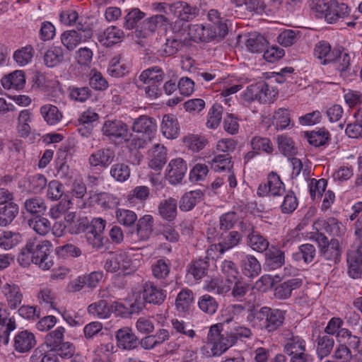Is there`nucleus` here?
<instances>
[{
    "instance_id": "1",
    "label": "nucleus",
    "mask_w": 362,
    "mask_h": 362,
    "mask_svg": "<svg viewBox=\"0 0 362 362\" xmlns=\"http://www.w3.org/2000/svg\"><path fill=\"white\" fill-rule=\"evenodd\" d=\"M221 324L212 325L206 337V344L210 346L213 356H220L235 344V336L226 332L222 333Z\"/></svg>"
},
{
    "instance_id": "2",
    "label": "nucleus",
    "mask_w": 362,
    "mask_h": 362,
    "mask_svg": "<svg viewBox=\"0 0 362 362\" xmlns=\"http://www.w3.org/2000/svg\"><path fill=\"white\" fill-rule=\"evenodd\" d=\"M156 129L157 125L153 118L143 115L136 119L132 125V130L141 134V137H133L131 139V145L134 148H144L148 142L154 138Z\"/></svg>"
},
{
    "instance_id": "3",
    "label": "nucleus",
    "mask_w": 362,
    "mask_h": 362,
    "mask_svg": "<svg viewBox=\"0 0 362 362\" xmlns=\"http://www.w3.org/2000/svg\"><path fill=\"white\" fill-rule=\"evenodd\" d=\"M242 95L247 102L257 100L261 103H270L277 97L278 90L267 83L259 81L249 86Z\"/></svg>"
},
{
    "instance_id": "4",
    "label": "nucleus",
    "mask_w": 362,
    "mask_h": 362,
    "mask_svg": "<svg viewBox=\"0 0 362 362\" xmlns=\"http://www.w3.org/2000/svg\"><path fill=\"white\" fill-rule=\"evenodd\" d=\"M305 347L306 342L303 338L293 335L286 340L284 351L291 357L289 362H304L311 358Z\"/></svg>"
},
{
    "instance_id": "5",
    "label": "nucleus",
    "mask_w": 362,
    "mask_h": 362,
    "mask_svg": "<svg viewBox=\"0 0 362 362\" xmlns=\"http://www.w3.org/2000/svg\"><path fill=\"white\" fill-rule=\"evenodd\" d=\"M317 241L320 251L323 257L330 261L336 262L341 254V247L337 239H331L328 241L327 238L323 233H315L309 237Z\"/></svg>"
},
{
    "instance_id": "6",
    "label": "nucleus",
    "mask_w": 362,
    "mask_h": 362,
    "mask_svg": "<svg viewBox=\"0 0 362 362\" xmlns=\"http://www.w3.org/2000/svg\"><path fill=\"white\" fill-rule=\"evenodd\" d=\"M134 268L130 257L122 251L110 253L104 264V269L112 273L133 271Z\"/></svg>"
},
{
    "instance_id": "7",
    "label": "nucleus",
    "mask_w": 362,
    "mask_h": 362,
    "mask_svg": "<svg viewBox=\"0 0 362 362\" xmlns=\"http://www.w3.org/2000/svg\"><path fill=\"white\" fill-rule=\"evenodd\" d=\"M32 247L34 264L43 270L49 269L53 265L52 257L50 256L51 243L49 240H42L35 243L33 240Z\"/></svg>"
},
{
    "instance_id": "8",
    "label": "nucleus",
    "mask_w": 362,
    "mask_h": 362,
    "mask_svg": "<svg viewBox=\"0 0 362 362\" xmlns=\"http://www.w3.org/2000/svg\"><path fill=\"white\" fill-rule=\"evenodd\" d=\"M285 192V186L279 175L272 172L268 175L267 182L260 184L257 194L260 197H279Z\"/></svg>"
},
{
    "instance_id": "9",
    "label": "nucleus",
    "mask_w": 362,
    "mask_h": 362,
    "mask_svg": "<svg viewBox=\"0 0 362 362\" xmlns=\"http://www.w3.org/2000/svg\"><path fill=\"white\" fill-rule=\"evenodd\" d=\"M103 134L113 141H127L129 137L128 126L121 120L109 119L104 122Z\"/></svg>"
},
{
    "instance_id": "10",
    "label": "nucleus",
    "mask_w": 362,
    "mask_h": 362,
    "mask_svg": "<svg viewBox=\"0 0 362 362\" xmlns=\"http://www.w3.org/2000/svg\"><path fill=\"white\" fill-rule=\"evenodd\" d=\"M81 24L77 26L78 31L67 30L61 35L62 43L67 49L74 50L81 42H86L91 37L90 31H81Z\"/></svg>"
},
{
    "instance_id": "11",
    "label": "nucleus",
    "mask_w": 362,
    "mask_h": 362,
    "mask_svg": "<svg viewBox=\"0 0 362 362\" xmlns=\"http://www.w3.org/2000/svg\"><path fill=\"white\" fill-rule=\"evenodd\" d=\"M115 151L109 148L98 149L88 158V163L93 168H107L114 160Z\"/></svg>"
},
{
    "instance_id": "12",
    "label": "nucleus",
    "mask_w": 362,
    "mask_h": 362,
    "mask_svg": "<svg viewBox=\"0 0 362 362\" xmlns=\"http://www.w3.org/2000/svg\"><path fill=\"white\" fill-rule=\"evenodd\" d=\"M1 293L11 309L17 308L22 302L23 296L20 286L13 282L2 286Z\"/></svg>"
},
{
    "instance_id": "13",
    "label": "nucleus",
    "mask_w": 362,
    "mask_h": 362,
    "mask_svg": "<svg viewBox=\"0 0 362 362\" xmlns=\"http://www.w3.org/2000/svg\"><path fill=\"white\" fill-rule=\"evenodd\" d=\"M187 170V164L183 159H173L167 167L166 178L172 185L178 184L183 179Z\"/></svg>"
},
{
    "instance_id": "14",
    "label": "nucleus",
    "mask_w": 362,
    "mask_h": 362,
    "mask_svg": "<svg viewBox=\"0 0 362 362\" xmlns=\"http://www.w3.org/2000/svg\"><path fill=\"white\" fill-rule=\"evenodd\" d=\"M241 239L242 236L238 231H230L225 236H221L218 243L212 244L210 246L209 251L217 252L221 255L226 251L237 246Z\"/></svg>"
},
{
    "instance_id": "15",
    "label": "nucleus",
    "mask_w": 362,
    "mask_h": 362,
    "mask_svg": "<svg viewBox=\"0 0 362 362\" xmlns=\"http://www.w3.org/2000/svg\"><path fill=\"white\" fill-rule=\"evenodd\" d=\"M188 35L194 42H207L218 37L211 26H206L203 24L189 25Z\"/></svg>"
},
{
    "instance_id": "16",
    "label": "nucleus",
    "mask_w": 362,
    "mask_h": 362,
    "mask_svg": "<svg viewBox=\"0 0 362 362\" xmlns=\"http://www.w3.org/2000/svg\"><path fill=\"white\" fill-rule=\"evenodd\" d=\"M131 64L122 54H115L110 61L107 72L115 78L123 77L130 70Z\"/></svg>"
},
{
    "instance_id": "17",
    "label": "nucleus",
    "mask_w": 362,
    "mask_h": 362,
    "mask_svg": "<svg viewBox=\"0 0 362 362\" xmlns=\"http://www.w3.org/2000/svg\"><path fill=\"white\" fill-rule=\"evenodd\" d=\"M35 344V335L28 330L18 332L13 339V348L18 353L28 352Z\"/></svg>"
},
{
    "instance_id": "18",
    "label": "nucleus",
    "mask_w": 362,
    "mask_h": 362,
    "mask_svg": "<svg viewBox=\"0 0 362 362\" xmlns=\"http://www.w3.org/2000/svg\"><path fill=\"white\" fill-rule=\"evenodd\" d=\"M313 226L317 230L318 228H322L325 232L332 236L341 237L346 231V226L333 217L326 220L319 219L314 223Z\"/></svg>"
},
{
    "instance_id": "19",
    "label": "nucleus",
    "mask_w": 362,
    "mask_h": 362,
    "mask_svg": "<svg viewBox=\"0 0 362 362\" xmlns=\"http://www.w3.org/2000/svg\"><path fill=\"white\" fill-rule=\"evenodd\" d=\"M123 31L116 26H110L97 35L98 40L104 46L110 47L119 42L124 37Z\"/></svg>"
},
{
    "instance_id": "20",
    "label": "nucleus",
    "mask_w": 362,
    "mask_h": 362,
    "mask_svg": "<svg viewBox=\"0 0 362 362\" xmlns=\"http://www.w3.org/2000/svg\"><path fill=\"white\" fill-rule=\"evenodd\" d=\"M166 297V291L157 287L153 283L146 282L143 286V298L145 301L153 304H161Z\"/></svg>"
},
{
    "instance_id": "21",
    "label": "nucleus",
    "mask_w": 362,
    "mask_h": 362,
    "mask_svg": "<svg viewBox=\"0 0 362 362\" xmlns=\"http://www.w3.org/2000/svg\"><path fill=\"white\" fill-rule=\"evenodd\" d=\"M334 58V60L330 64L334 66V68L339 73L341 77L345 79H349V77L351 76L349 55L344 52L337 49Z\"/></svg>"
},
{
    "instance_id": "22",
    "label": "nucleus",
    "mask_w": 362,
    "mask_h": 362,
    "mask_svg": "<svg viewBox=\"0 0 362 362\" xmlns=\"http://www.w3.org/2000/svg\"><path fill=\"white\" fill-rule=\"evenodd\" d=\"M161 132L168 139H173L178 136L180 126L176 117L171 114L163 117L160 125Z\"/></svg>"
},
{
    "instance_id": "23",
    "label": "nucleus",
    "mask_w": 362,
    "mask_h": 362,
    "mask_svg": "<svg viewBox=\"0 0 362 362\" xmlns=\"http://www.w3.org/2000/svg\"><path fill=\"white\" fill-rule=\"evenodd\" d=\"M33 114L30 110L24 109L20 111L17 118L16 130L21 137H28L32 131L31 123Z\"/></svg>"
},
{
    "instance_id": "24",
    "label": "nucleus",
    "mask_w": 362,
    "mask_h": 362,
    "mask_svg": "<svg viewBox=\"0 0 362 362\" xmlns=\"http://www.w3.org/2000/svg\"><path fill=\"white\" fill-rule=\"evenodd\" d=\"M233 282L227 279L223 280L221 277L216 276L206 280L204 284V288L218 295H224L231 289Z\"/></svg>"
},
{
    "instance_id": "25",
    "label": "nucleus",
    "mask_w": 362,
    "mask_h": 362,
    "mask_svg": "<svg viewBox=\"0 0 362 362\" xmlns=\"http://www.w3.org/2000/svg\"><path fill=\"white\" fill-rule=\"evenodd\" d=\"M1 83L4 89H22L25 83L24 72L16 70L2 77Z\"/></svg>"
},
{
    "instance_id": "26",
    "label": "nucleus",
    "mask_w": 362,
    "mask_h": 362,
    "mask_svg": "<svg viewBox=\"0 0 362 362\" xmlns=\"http://www.w3.org/2000/svg\"><path fill=\"white\" fill-rule=\"evenodd\" d=\"M337 50L332 49L329 42L320 41L315 47L314 55L320 60L321 64L327 65L334 60Z\"/></svg>"
},
{
    "instance_id": "27",
    "label": "nucleus",
    "mask_w": 362,
    "mask_h": 362,
    "mask_svg": "<svg viewBox=\"0 0 362 362\" xmlns=\"http://www.w3.org/2000/svg\"><path fill=\"white\" fill-rule=\"evenodd\" d=\"M117 346L124 350H131L136 347L137 338L128 327L119 329L116 333Z\"/></svg>"
},
{
    "instance_id": "28",
    "label": "nucleus",
    "mask_w": 362,
    "mask_h": 362,
    "mask_svg": "<svg viewBox=\"0 0 362 362\" xmlns=\"http://www.w3.org/2000/svg\"><path fill=\"white\" fill-rule=\"evenodd\" d=\"M302 284L303 280L300 278L290 279L276 287L274 295L279 299H287L293 291L299 288Z\"/></svg>"
},
{
    "instance_id": "29",
    "label": "nucleus",
    "mask_w": 362,
    "mask_h": 362,
    "mask_svg": "<svg viewBox=\"0 0 362 362\" xmlns=\"http://www.w3.org/2000/svg\"><path fill=\"white\" fill-rule=\"evenodd\" d=\"M350 13V8L344 3H339L336 0L329 1V9L326 16V21L332 23L338 18H345Z\"/></svg>"
},
{
    "instance_id": "30",
    "label": "nucleus",
    "mask_w": 362,
    "mask_h": 362,
    "mask_svg": "<svg viewBox=\"0 0 362 362\" xmlns=\"http://www.w3.org/2000/svg\"><path fill=\"white\" fill-rule=\"evenodd\" d=\"M204 194L201 190L186 192L180 200V209L182 211H191L198 203L202 201Z\"/></svg>"
},
{
    "instance_id": "31",
    "label": "nucleus",
    "mask_w": 362,
    "mask_h": 362,
    "mask_svg": "<svg viewBox=\"0 0 362 362\" xmlns=\"http://www.w3.org/2000/svg\"><path fill=\"white\" fill-rule=\"evenodd\" d=\"M114 344L112 342L100 344L97 346L92 355L93 362H112V355L114 353Z\"/></svg>"
},
{
    "instance_id": "32",
    "label": "nucleus",
    "mask_w": 362,
    "mask_h": 362,
    "mask_svg": "<svg viewBox=\"0 0 362 362\" xmlns=\"http://www.w3.org/2000/svg\"><path fill=\"white\" fill-rule=\"evenodd\" d=\"M166 149L163 145L155 144L151 151L148 165L156 170H160L166 163Z\"/></svg>"
},
{
    "instance_id": "33",
    "label": "nucleus",
    "mask_w": 362,
    "mask_h": 362,
    "mask_svg": "<svg viewBox=\"0 0 362 362\" xmlns=\"http://www.w3.org/2000/svg\"><path fill=\"white\" fill-rule=\"evenodd\" d=\"M177 200L168 198L160 202L158 206V213L160 216L168 221H173L177 216Z\"/></svg>"
},
{
    "instance_id": "34",
    "label": "nucleus",
    "mask_w": 362,
    "mask_h": 362,
    "mask_svg": "<svg viewBox=\"0 0 362 362\" xmlns=\"http://www.w3.org/2000/svg\"><path fill=\"white\" fill-rule=\"evenodd\" d=\"M267 330L273 332L283 325L285 319V312L279 309H272L267 307Z\"/></svg>"
},
{
    "instance_id": "35",
    "label": "nucleus",
    "mask_w": 362,
    "mask_h": 362,
    "mask_svg": "<svg viewBox=\"0 0 362 362\" xmlns=\"http://www.w3.org/2000/svg\"><path fill=\"white\" fill-rule=\"evenodd\" d=\"M243 274L248 277H255L261 272V265L257 258L252 255H245L242 260Z\"/></svg>"
},
{
    "instance_id": "36",
    "label": "nucleus",
    "mask_w": 362,
    "mask_h": 362,
    "mask_svg": "<svg viewBox=\"0 0 362 362\" xmlns=\"http://www.w3.org/2000/svg\"><path fill=\"white\" fill-rule=\"evenodd\" d=\"M208 263L203 259H198L189 264L187 268V276L188 279H193L198 281L202 279L207 272Z\"/></svg>"
},
{
    "instance_id": "37",
    "label": "nucleus",
    "mask_w": 362,
    "mask_h": 362,
    "mask_svg": "<svg viewBox=\"0 0 362 362\" xmlns=\"http://www.w3.org/2000/svg\"><path fill=\"white\" fill-rule=\"evenodd\" d=\"M40 112L44 120L49 125L57 124L62 119V114L58 107L51 104L42 105Z\"/></svg>"
},
{
    "instance_id": "38",
    "label": "nucleus",
    "mask_w": 362,
    "mask_h": 362,
    "mask_svg": "<svg viewBox=\"0 0 362 362\" xmlns=\"http://www.w3.org/2000/svg\"><path fill=\"white\" fill-rule=\"evenodd\" d=\"M211 168L215 172H230L233 166L231 156L228 154H218L213 157L210 161Z\"/></svg>"
},
{
    "instance_id": "39",
    "label": "nucleus",
    "mask_w": 362,
    "mask_h": 362,
    "mask_svg": "<svg viewBox=\"0 0 362 362\" xmlns=\"http://www.w3.org/2000/svg\"><path fill=\"white\" fill-rule=\"evenodd\" d=\"M150 194L149 188L146 186H137L132 189L126 197V201L129 206H135L138 201L145 202Z\"/></svg>"
},
{
    "instance_id": "40",
    "label": "nucleus",
    "mask_w": 362,
    "mask_h": 362,
    "mask_svg": "<svg viewBox=\"0 0 362 362\" xmlns=\"http://www.w3.org/2000/svg\"><path fill=\"white\" fill-rule=\"evenodd\" d=\"M247 245L254 251L263 252L268 249L269 243L259 233L252 230L247 235Z\"/></svg>"
},
{
    "instance_id": "41",
    "label": "nucleus",
    "mask_w": 362,
    "mask_h": 362,
    "mask_svg": "<svg viewBox=\"0 0 362 362\" xmlns=\"http://www.w3.org/2000/svg\"><path fill=\"white\" fill-rule=\"evenodd\" d=\"M305 134L308 142L315 147L326 145L330 139V134L325 129L305 132Z\"/></svg>"
},
{
    "instance_id": "42",
    "label": "nucleus",
    "mask_w": 362,
    "mask_h": 362,
    "mask_svg": "<svg viewBox=\"0 0 362 362\" xmlns=\"http://www.w3.org/2000/svg\"><path fill=\"white\" fill-rule=\"evenodd\" d=\"M163 71L158 66L148 68L141 72L139 76V81L144 84L157 83L163 81Z\"/></svg>"
},
{
    "instance_id": "43",
    "label": "nucleus",
    "mask_w": 362,
    "mask_h": 362,
    "mask_svg": "<svg viewBox=\"0 0 362 362\" xmlns=\"http://www.w3.org/2000/svg\"><path fill=\"white\" fill-rule=\"evenodd\" d=\"M195 9L189 4L182 1H177L173 4L172 16L177 17L182 21H189L195 14Z\"/></svg>"
},
{
    "instance_id": "44",
    "label": "nucleus",
    "mask_w": 362,
    "mask_h": 362,
    "mask_svg": "<svg viewBox=\"0 0 362 362\" xmlns=\"http://www.w3.org/2000/svg\"><path fill=\"white\" fill-rule=\"evenodd\" d=\"M63 60L64 49L59 46L50 47L44 54V62L48 67H54Z\"/></svg>"
},
{
    "instance_id": "45",
    "label": "nucleus",
    "mask_w": 362,
    "mask_h": 362,
    "mask_svg": "<svg viewBox=\"0 0 362 362\" xmlns=\"http://www.w3.org/2000/svg\"><path fill=\"white\" fill-rule=\"evenodd\" d=\"M66 329L59 326L55 329L49 332L45 337V344L49 350L56 349L61 343L64 341V334Z\"/></svg>"
},
{
    "instance_id": "46",
    "label": "nucleus",
    "mask_w": 362,
    "mask_h": 362,
    "mask_svg": "<svg viewBox=\"0 0 362 362\" xmlns=\"http://www.w3.org/2000/svg\"><path fill=\"white\" fill-rule=\"evenodd\" d=\"M208 18L213 23V25H209L211 26L213 30L216 31L218 37H223L228 33V28L226 23L221 20L218 11L215 9L210 10Z\"/></svg>"
},
{
    "instance_id": "47",
    "label": "nucleus",
    "mask_w": 362,
    "mask_h": 362,
    "mask_svg": "<svg viewBox=\"0 0 362 362\" xmlns=\"http://www.w3.org/2000/svg\"><path fill=\"white\" fill-rule=\"evenodd\" d=\"M267 263L272 269L281 267L285 262L284 252L275 247H271L266 252Z\"/></svg>"
},
{
    "instance_id": "48",
    "label": "nucleus",
    "mask_w": 362,
    "mask_h": 362,
    "mask_svg": "<svg viewBox=\"0 0 362 362\" xmlns=\"http://www.w3.org/2000/svg\"><path fill=\"white\" fill-rule=\"evenodd\" d=\"M35 51L31 45H26L16 50L13 58L20 66H24L31 62Z\"/></svg>"
},
{
    "instance_id": "49",
    "label": "nucleus",
    "mask_w": 362,
    "mask_h": 362,
    "mask_svg": "<svg viewBox=\"0 0 362 362\" xmlns=\"http://www.w3.org/2000/svg\"><path fill=\"white\" fill-rule=\"evenodd\" d=\"M18 214V206L16 204L10 202L0 209V226L9 225Z\"/></svg>"
},
{
    "instance_id": "50",
    "label": "nucleus",
    "mask_w": 362,
    "mask_h": 362,
    "mask_svg": "<svg viewBox=\"0 0 362 362\" xmlns=\"http://www.w3.org/2000/svg\"><path fill=\"white\" fill-rule=\"evenodd\" d=\"M88 311L89 314L100 319L108 318L112 313L107 303L104 300L90 304L88 307Z\"/></svg>"
},
{
    "instance_id": "51",
    "label": "nucleus",
    "mask_w": 362,
    "mask_h": 362,
    "mask_svg": "<svg viewBox=\"0 0 362 362\" xmlns=\"http://www.w3.org/2000/svg\"><path fill=\"white\" fill-rule=\"evenodd\" d=\"M153 222L151 215H144L139 219L136 231L141 240H147L150 237L153 230Z\"/></svg>"
},
{
    "instance_id": "52",
    "label": "nucleus",
    "mask_w": 362,
    "mask_h": 362,
    "mask_svg": "<svg viewBox=\"0 0 362 362\" xmlns=\"http://www.w3.org/2000/svg\"><path fill=\"white\" fill-rule=\"evenodd\" d=\"M28 226L40 235H46L51 230L50 221L44 217L37 216L28 221Z\"/></svg>"
},
{
    "instance_id": "53",
    "label": "nucleus",
    "mask_w": 362,
    "mask_h": 362,
    "mask_svg": "<svg viewBox=\"0 0 362 362\" xmlns=\"http://www.w3.org/2000/svg\"><path fill=\"white\" fill-rule=\"evenodd\" d=\"M183 142L189 149L194 152L202 150L208 144L205 136L198 134H189L185 136Z\"/></svg>"
},
{
    "instance_id": "54",
    "label": "nucleus",
    "mask_w": 362,
    "mask_h": 362,
    "mask_svg": "<svg viewBox=\"0 0 362 362\" xmlns=\"http://www.w3.org/2000/svg\"><path fill=\"white\" fill-rule=\"evenodd\" d=\"M290 122L289 111L285 108L278 109L274 112L272 117V124L277 130L286 128L289 125Z\"/></svg>"
},
{
    "instance_id": "55",
    "label": "nucleus",
    "mask_w": 362,
    "mask_h": 362,
    "mask_svg": "<svg viewBox=\"0 0 362 362\" xmlns=\"http://www.w3.org/2000/svg\"><path fill=\"white\" fill-rule=\"evenodd\" d=\"M266 40L256 33H250L245 41V46L249 51L254 53L262 52L265 48Z\"/></svg>"
},
{
    "instance_id": "56",
    "label": "nucleus",
    "mask_w": 362,
    "mask_h": 362,
    "mask_svg": "<svg viewBox=\"0 0 362 362\" xmlns=\"http://www.w3.org/2000/svg\"><path fill=\"white\" fill-rule=\"evenodd\" d=\"M252 150L256 151L259 154L266 153L270 154L274 151V147L269 139L261 136H255L250 141Z\"/></svg>"
},
{
    "instance_id": "57",
    "label": "nucleus",
    "mask_w": 362,
    "mask_h": 362,
    "mask_svg": "<svg viewBox=\"0 0 362 362\" xmlns=\"http://www.w3.org/2000/svg\"><path fill=\"white\" fill-rule=\"evenodd\" d=\"M24 208L30 214H44L47 206L42 198L33 197L25 201Z\"/></svg>"
},
{
    "instance_id": "58",
    "label": "nucleus",
    "mask_w": 362,
    "mask_h": 362,
    "mask_svg": "<svg viewBox=\"0 0 362 362\" xmlns=\"http://www.w3.org/2000/svg\"><path fill=\"white\" fill-rule=\"evenodd\" d=\"M267 312V307H263L259 310L250 314L247 316V320L254 327L267 329V319H268Z\"/></svg>"
},
{
    "instance_id": "59",
    "label": "nucleus",
    "mask_w": 362,
    "mask_h": 362,
    "mask_svg": "<svg viewBox=\"0 0 362 362\" xmlns=\"http://www.w3.org/2000/svg\"><path fill=\"white\" fill-rule=\"evenodd\" d=\"M117 221L124 226H132L137 221L136 214L129 209L119 208L115 211Z\"/></svg>"
},
{
    "instance_id": "60",
    "label": "nucleus",
    "mask_w": 362,
    "mask_h": 362,
    "mask_svg": "<svg viewBox=\"0 0 362 362\" xmlns=\"http://www.w3.org/2000/svg\"><path fill=\"white\" fill-rule=\"evenodd\" d=\"M168 17L163 14L155 15L147 18L144 22V28L148 33H153L159 27L165 25L168 23Z\"/></svg>"
},
{
    "instance_id": "61",
    "label": "nucleus",
    "mask_w": 362,
    "mask_h": 362,
    "mask_svg": "<svg viewBox=\"0 0 362 362\" xmlns=\"http://www.w3.org/2000/svg\"><path fill=\"white\" fill-rule=\"evenodd\" d=\"M223 108L220 105L214 104L209 110L207 115L206 127L211 129H216L222 119Z\"/></svg>"
},
{
    "instance_id": "62",
    "label": "nucleus",
    "mask_w": 362,
    "mask_h": 362,
    "mask_svg": "<svg viewBox=\"0 0 362 362\" xmlns=\"http://www.w3.org/2000/svg\"><path fill=\"white\" fill-rule=\"evenodd\" d=\"M28 183L27 191L30 193L38 194L41 193L47 186V180L45 175L36 174L28 178Z\"/></svg>"
},
{
    "instance_id": "63",
    "label": "nucleus",
    "mask_w": 362,
    "mask_h": 362,
    "mask_svg": "<svg viewBox=\"0 0 362 362\" xmlns=\"http://www.w3.org/2000/svg\"><path fill=\"white\" fill-rule=\"evenodd\" d=\"M110 174L115 180L123 182L129 179L130 168L125 163H117L111 166Z\"/></svg>"
},
{
    "instance_id": "64",
    "label": "nucleus",
    "mask_w": 362,
    "mask_h": 362,
    "mask_svg": "<svg viewBox=\"0 0 362 362\" xmlns=\"http://www.w3.org/2000/svg\"><path fill=\"white\" fill-rule=\"evenodd\" d=\"M170 268L168 259H160L152 264V274L157 279H165L170 273Z\"/></svg>"
}]
</instances>
